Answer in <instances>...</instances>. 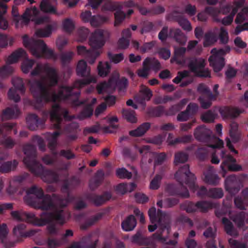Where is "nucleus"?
<instances>
[{
	"instance_id": "nucleus-1",
	"label": "nucleus",
	"mask_w": 248,
	"mask_h": 248,
	"mask_svg": "<svg viewBox=\"0 0 248 248\" xmlns=\"http://www.w3.org/2000/svg\"><path fill=\"white\" fill-rule=\"evenodd\" d=\"M91 69L88 67L87 62L84 60H80L76 68L78 76L85 77V78L76 80L72 86H62L58 92H51L50 88L56 86L59 82V76L57 69L51 67L49 63H37L31 72V76H40L45 73L47 75L46 84L44 80L46 78L43 76L41 79H32L28 81L31 92L36 103L42 105L43 103L56 102L61 100H72L71 104L73 107H78L84 104L85 100L80 101V88L91 83H95L96 79L92 77L90 73Z\"/></svg>"
},
{
	"instance_id": "nucleus-2",
	"label": "nucleus",
	"mask_w": 248,
	"mask_h": 248,
	"mask_svg": "<svg viewBox=\"0 0 248 248\" xmlns=\"http://www.w3.org/2000/svg\"><path fill=\"white\" fill-rule=\"evenodd\" d=\"M27 196L24 198L26 202L35 209L43 212L40 218L36 217L35 225L43 226L46 224V230L49 235H57L59 228L57 225L62 226L66 222L65 215L63 208L69 202V200L61 196L53 194L44 195L43 189L35 186L28 188Z\"/></svg>"
},
{
	"instance_id": "nucleus-3",
	"label": "nucleus",
	"mask_w": 248,
	"mask_h": 248,
	"mask_svg": "<svg viewBox=\"0 0 248 248\" xmlns=\"http://www.w3.org/2000/svg\"><path fill=\"white\" fill-rule=\"evenodd\" d=\"M23 151L26 155L23 159L24 163L34 175L40 177L44 181L48 183L59 181V175L57 172L45 169L36 160V148L34 145L26 144L23 147Z\"/></svg>"
},
{
	"instance_id": "nucleus-4",
	"label": "nucleus",
	"mask_w": 248,
	"mask_h": 248,
	"mask_svg": "<svg viewBox=\"0 0 248 248\" xmlns=\"http://www.w3.org/2000/svg\"><path fill=\"white\" fill-rule=\"evenodd\" d=\"M148 215L152 223L157 221L158 224V230L152 235L153 239L166 245L176 246L178 243L176 240H168L171 229L170 215L160 209L156 212V208L152 207L148 211Z\"/></svg>"
},
{
	"instance_id": "nucleus-5",
	"label": "nucleus",
	"mask_w": 248,
	"mask_h": 248,
	"mask_svg": "<svg viewBox=\"0 0 248 248\" xmlns=\"http://www.w3.org/2000/svg\"><path fill=\"white\" fill-rule=\"evenodd\" d=\"M175 178L179 184H168L166 188V191L170 195H177L184 198H188L189 191L186 187L184 186V183L193 191L198 188V186L195 184L196 178L194 174L190 171L189 166L187 164L180 168L175 174Z\"/></svg>"
},
{
	"instance_id": "nucleus-6",
	"label": "nucleus",
	"mask_w": 248,
	"mask_h": 248,
	"mask_svg": "<svg viewBox=\"0 0 248 248\" xmlns=\"http://www.w3.org/2000/svg\"><path fill=\"white\" fill-rule=\"evenodd\" d=\"M23 43L26 47L30 49L32 55L36 58L56 59L54 51L49 49L42 40L29 39L27 35H25L23 37Z\"/></svg>"
},
{
	"instance_id": "nucleus-7",
	"label": "nucleus",
	"mask_w": 248,
	"mask_h": 248,
	"mask_svg": "<svg viewBox=\"0 0 248 248\" xmlns=\"http://www.w3.org/2000/svg\"><path fill=\"white\" fill-rule=\"evenodd\" d=\"M194 135L196 140L202 142L214 141L215 144H210V147L213 149L221 148L223 146V140L213 135L212 132L203 125L197 127L194 131Z\"/></svg>"
},
{
	"instance_id": "nucleus-8",
	"label": "nucleus",
	"mask_w": 248,
	"mask_h": 248,
	"mask_svg": "<svg viewBox=\"0 0 248 248\" xmlns=\"http://www.w3.org/2000/svg\"><path fill=\"white\" fill-rule=\"evenodd\" d=\"M19 58L25 59L21 64L22 71L24 73H28L34 65L35 61L28 59L27 54L23 48H19L13 52L8 58L7 62L9 63H14L17 62Z\"/></svg>"
},
{
	"instance_id": "nucleus-9",
	"label": "nucleus",
	"mask_w": 248,
	"mask_h": 248,
	"mask_svg": "<svg viewBox=\"0 0 248 248\" xmlns=\"http://www.w3.org/2000/svg\"><path fill=\"white\" fill-rule=\"evenodd\" d=\"M48 113H49L51 121L54 123V128L58 130L62 128V116L65 119L69 117L68 111L66 109H62L58 103H54L52 106L51 110Z\"/></svg>"
},
{
	"instance_id": "nucleus-10",
	"label": "nucleus",
	"mask_w": 248,
	"mask_h": 248,
	"mask_svg": "<svg viewBox=\"0 0 248 248\" xmlns=\"http://www.w3.org/2000/svg\"><path fill=\"white\" fill-rule=\"evenodd\" d=\"M220 156L223 159L220 165L223 177L225 176L227 170L231 171H238L242 170V167L235 163L236 159L231 155L227 154L226 151L222 150L220 154Z\"/></svg>"
},
{
	"instance_id": "nucleus-11",
	"label": "nucleus",
	"mask_w": 248,
	"mask_h": 248,
	"mask_svg": "<svg viewBox=\"0 0 248 248\" xmlns=\"http://www.w3.org/2000/svg\"><path fill=\"white\" fill-rule=\"evenodd\" d=\"M12 84L15 89L10 88L8 92V96L10 100H14L15 102H18L20 100V97L16 93V90L21 93H24L25 91L24 84L22 78H15L12 79Z\"/></svg>"
},
{
	"instance_id": "nucleus-12",
	"label": "nucleus",
	"mask_w": 248,
	"mask_h": 248,
	"mask_svg": "<svg viewBox=\"0 0 248 248\" xmlns=\"http://www.w3.org/2000/svg\"><path fill=\"white\" fill-rule=\"evenodd\" d=\"M168 19L177 22L185 31H189L192 30L190 22L182 13L176 11H173L168 15Z\"/></svg>"
},
{
	"instance_id": "nucleus-13",
	"label": "nucleus",
	"mask_w": 248,
	"mask_h": 248,
	"mask_svg": "<svg viewBox=\"0 0 248 248\" xmlns=\"http://www.w3.org/2000/svg\"><path fill=\"white\" fill-rule=\"evenodd\" d=\"M105 31L101 29L96 30L90 38V45L94 49L101 48L105 44Z\"/></svg>"
},
{
	"instance_id": "nucleus-14",
	"label": "nucleus",
	"mask_w": 248,
	"mask_h": 248,
	"mask_svg": "<svg viewBox=\"0 0 248 248\" xmlns=\"http://www.w3.org/2000/svg\"><path fill=\"white\" fill-rule=\"evenodd\" d=\"M240 186L241 183L235 175L229 176L225 180V188L232 195L239 191Z\"/></svg>"
},
{
	"instance_id": "nucleus-15",
	"label": "nucleus",
	"mask_w": 248,
	"mask_h": 248,
	"mask_svg": "<svg viewBox=\"0 0 248 248\" xmlns=\"http://www.w3.org/2000/svg\"><path fill=\"white\" fill-rule=\"evenodd\" d=\"M231 218L238 229L243 231L248 229L246 224H248V212H237L232 215Z\"/></svg>"
},
{
	"instance_id": "nucleus-16",
	"label": "nucleus",
	"mask_w": 248,
	"mask_h": 248,
	"mask_svg": "<svg viewBox=\"0 0 248 248\" xmlns=\"http://www.w3.org/2000/svg\"><path fill=\"white\" fill-rule=\"evenodd\" d=\"M86 198L95 206H99L109 201L112 198V194L109 191H105L101 195L94 193H88L86 194Z\"/></svg>"
},
{
	"instance_id": "nucleus-17",
	"label": "nucleus",
	"mask_w": 248,
	"mask_h": 248,
	"mask_svg": "<svg viewBox=\"0 0 248 248\" xmlns=\"http://www.w3.org/2000/svg\"><path fill=\"white\" fill-rule=\"evenodd\" d=\"M77 48L78 55L84 57L90 64H93L97 57L100 55V53L98 51L94 49H88L83 46H78Z\"/></svg>"
},
{
	"instance_id": "nucleus-18",
	"label": "nucleus",
	"mask_w": 248,
	"mask_h": 248,
	"mask_svg": "<svg viewBox=\"0 0 248 248\" xmlns=\"http://www.w3.org/2000/svg\"><path fill=\"white\" fill-rule=\"evenodd\" d=\"M219 112L223 118L234 119L242 113L243 111L237 107L223 106L219 108Z\"/></svg>"
},
{
	"instance_id": "nucleus-19",
	"label": "nucleus",
	"mask_w": 248,
	"mask_h": 248,
	"mask_svg": "<svg viewBox=\"0 0 248 248\" xmlns=\"http://www.w3.org/2000/svg\"><path fill=\"white\" fill-rule=\"evenodd\" d=\"M11 215L15 219L19 221L25 220L35 225L36 216L34 213L22 211H14L11 212Z\"/></svg>"
},
{
	"instance_id": "nucleus-20",
	"label": "nucleus",
	"mask_w": 248,
	"mask_h": 248,
	"mask_svg": "<svg viewBox=\"0 0 248 248\" xmlns=\"http://www.w3.org/2000/svg\"><path fill=\"white\" fill-rule=\"evenodd\" d=\"M26 123L29 129L35 130L43 128L45 121L35 114H30L26 118Z\"/></svg>"
},
{
	"instance_id": "nucleus-21",
	"label": "nucleus",
	"mask_w": 248,
	"mask_h": 248,
	"mask_svg": "<svg viewBox=\"0 0 248 248\" xmlns=\"http://www.w3.org/2000/svg\"><path fill=\"white\" fill-rule=\"evenodd\" d=\"M79 178L76 176H73L70 178V179H65L64 180L63 184L62 186L61 190L62 192L67 194V198L69 200L70 198V188L74 187L79 185L80 184Z\"/></svg>"
},
{
	"instance_id": "nucleus-22",
	"label": "nucleus",
	"mask_w": 248,
	"mask_h": 248,
	"mask_svg": "<svg viewBox=\"0 0 248 248\" xmlns=\"http://www.w3.org/2000/svg\"><path fill=\"white\" fill-rule=\"evenodd\" d=\"M186 48L183 47H175L174 55L170 59L171 63L176 62L179 65H184L186 62L185 54Z\"/></svg>"
},
{
	"instance_id": "nucleus-23",
	"label": "nucleus",
	"mask_w": 248,
	"mask_h": 248,
	"mask_svg": "<svg viewBox=\"0 0 248 248\" xmlns=\"http://www.w3.org/2000/svg\"><path fill=\"white\" fill-rule=\"evenodd\" d=\"M104 175L103 170H98L94 177L90 180L89 186L92 191H94L101 185L104 179Z\"/></svg>"
},
{
	"instance_id": "nucleus-24",
	"label": "nucleus",
	"mask_w": 248,
	"mask_h": 248,
	"mask_svg": "<svg viewBox=\"0 0 248 248\" xmlns=\"http://www.w3.org/2000/svg\"><path fill=\"white\" fill-rule=\"evenodd\" d=\"M209 62L215 72L220 71L225 65L224 58L218 55L210 56L209 58Z\"/></svg>"
},
{
	"instance_id": "nucleus-25",
	"label": "nucleus",
	"mask_w": 248,
	"mask_h": 248,
	"mask_svg": "<svg viewBox=\"0 0 248 248\" xmlns=\"http://www.w3.org/2000/svg\"><path fill=\"white\" fill-rule=\"evenodd\" d=\"M204 180L205 183L214 186L218 185L219 182L218 176L215 173L213 167H209L207 171L204 173Z\"/></svg>"
},
{
	"instance_id": "nucleus-26",
	"label": "nucleus",
	"mask_w": 248,
	"mask_h": 248,
	"mask_svg": "<svg viewBox=\"0 0 248 248\" xmlns=\"http://www.w3.org/2000/svg\"><path fill=\"white\" fill-rule=\"evenodd\" d=\"M26 225L24 223H20L15 226L13 229V233L17 237H27L34 235L36 231L31 230L28 232H25Z\"/></svg>"
},
{
	"instance_id": "nucleus-27",
	"label": "nucleus",
	"mask_w": 248,
	"mask_h": 248,
	"mask_svg": "<svg viewBox=\"0 0 248 248\" xmlns=\"http://www.w3.org/2000/svg\"><path fill=\"white\" fill-rule=\"evenodd\" d=\"M205 66V60L202 58H192L188 63V67L190 71L195 74Z\"/></svg>"
},
{
	"instance_id": "nucleus-28",
	"label": "nucleus",
	"mask_w": 248,
	"mask_h": 248,
	"mask_svg": "<svg viewBox=\"0 0 248 248\" xmlns=\"http://www.w3.org/2000/svg\"><path fill=\"white\" fill-rule=\"evenodd\" d=\"M19 113V109L17 105H15L13 107H8L2 111V120L16 118Z\"/></svg>"
},
{
	"instance_id": "nucleus-29",
	"label": "nucleus",
	"mask_w": 248,
	"mask_h": 248,
	"mask_svg": "<svg viewBox=\"0 0 248 248\" xmlns=\"http://www.w3.org/2000/svg\"><path fill=\"white\" fill-rule=\"evenodd\" d=\"M8 233L7 225L3 223L0 225V239L5 248H11L14 247V243L9 241L7 238V235Z\"/></svg>"
},
{
	"instance_id": "nucleus-30",
	"label": "nucleus",
	"mask_w": 248,
	"mask_h": 248,
	"mask_svg": "<svg viewBox=\"0 0 248 248\" xmlns=\"http://www.w3.org/2000/svg\"><path fill=\"white\" fill-rule=\"evenodd\" d=\"M120 6L117 4L114 3L110 6V10L116 11L114 14L115 26H119L124 19L125 17V13L120 10Z\"/></svg>"
},
{
	"instance_id": "nucleus-31",
	"label": "nucleus",
	"mask_w": 248,
	"mask_h": 248,
	"mask_svg": "<svg viewBox=\"0 0 248 248\" xmlns=\"http://www.w3.org/2000/svg\"><path fill=\"white\" fill-rule=\"evenodd\" d=\"M170 35L176 42L181 45H185L186 42V37L179 29H170Z\"/></svg>"
},
{
	"instance_id": "nucleus-32",
	"label": "nucleus",
	"mask_w": 248,
	"mask_h": 248,
	"mask_svg": "<svg viewBox=\"0 0 248 248\" xmlns=\"http://www.w3.org/2000/svg\"><path fill=\"white\" fill-rule=\"evenodd\" d=\"M151 126L150 123L148 122L144 123L136 129L131 130L129 132V134L133 137H140L144 135L147 131Z\"/></svg>"
},
{
	"instance_id": "nucleus-33",
	"label": "nucleus",
	"mask_w": 248,
	"mask_h": 248,
	"mask_svg": "<svg viewBox=\"0 0 248 248\" xmlns=\"http://www.w3.org/2000/svg\"><path fill=\"white\" fill-rule=\"evenodd\" d=\"M137 221L133 215H129L121 224L123 230L126 232L132 231L136 226Z\"/></svg>"
},
{
	"instance_id": "nucleus-34",
	"label": "nucleus",
	"mask_w": 248,
	"mask_h": 248,
	"mask_svg": "<svg viewBox=\"0 0 248 248\" xmlns=\"http://www.w3.org/2000/svg\"><path fill=\"white\" fill-rule=\"evenodd\" d=\"M222 223L224 225V230L229 235L237 237L238 233L236 229L234 227L232 222L227 217H224L222 219Z\"/></svg>"
},
{
	"instance_id": "nucleus-35",
	"label": "nucleus",
	"mask_w": 248,
	"mask_h": 248,
	"mask_svg": "<svg viewBox=\"0 0 248 248\" xmlns=\"http://www.w3.org/2000/svg\"><path fill=\"white\" fill-rule=\"evenodd\" d=\"M197 211L198 210L202 213H206L209 210L215 208L216 203L206 201H200L196 203Z\"/></svg>"
},
{
	"instance_id": "nucleus-36",
	"label": "nucleus",
	"mask_w": 248,
	"mask_h": 248,
	"mask_svg": "<svg viewBox=\"0 0 248 248\" xmlns=\"http://www.w3.org/2000/svg\"><path fill=\"white\" fill-rule=\"evenodd\" d=\"M103 217V214L101 213H97L96 215L91 217L86 220V221L81 224L80 228L82 230H86L90 226L93 225L96 222L99 220Z\"/></svg>"
},
{
	"instance_id": "nucleus-37",
	"label": "nucleus",
	"mask_w": 248,
	"mask_h": 248,
	"mask_svg": "<svg viewBox=\"0 0 248 248\" xmlns=\"http://www.w3.org/2000/svg\"><path fill=\"white\" fill-rule=\"evenodd\" d=\"M110 68L111 66L108 62H99L97 67L98 75L102 77L107 76L109 73Z\"/></svg>"
},
{
	"instance_id": "nucleus-38",
	"label": "nucleus",
	"mask_w": 248,
	"mask_h": 248,
	"mask_svg": "<svg viewBox=\"0 0 248 248\" xmlns=\"http://www.w3.org/2000/svg\"><path fill=\"white\" fill-rule=\"evenodd\" d=\"M41 10L45 13L56 14V10L50 3L49 0H43L40 5Z\"/></svg>"
},
{
	"instance_id": "nucleus-39",
	"label": "nucleus",
	"mask_w": 248,
	"mask_h": 248,
	"mask_svg": "<svg viewBox=\"0 0 248 248\" xmlns=\"http://www.w3.org/2000/svg\"><path fill=\"white\" fill-rule=\"evenodd\" d=\"M209 148H211L210 147V144L206 146L198 148L195 152L197 158L202 161L205 160L208 156Z\"/></svg>"
},
{
	"instance_id": "nucleus-40",
	"label": "nucleus",
	"mask_w": 248,
	"mask_h": 248,
	"mask_svg": "<svg viewBox=\"0 0 248 248\" xmlns=\"http://www.w3.org/2000/svg\"><path fill=\"white\" fill-rule=\"evenodd\" d=\"M149 59H145L142 63V68L139 69L137 71V74L140 77L147 78L149 75L150 68L148 66L149 62Z\"/></svg>"
},
{
	"instance_id": "nucleus-41",
	"label": "nucleus",
	"mask_w": 248,
	"mask_h": 248,
	"mask_svg": "<svg viewBox=\"0 0 248 248\" xmlns=\"http://www.w3.org/2000/svg\"><path fill=\"white\" fill-rule=\"evenodd\" d=\"M197 91L200 93L206 94L210 100H216V95L212 93L209 88L204 84H200L198 86Z\"/></svg>"
},
{
	"instance_id": "nucleus-42",
	"label": "nucleus",
	"mask_w": 248,
	"mask_h": 248,
	"mask_svg": "<svg viewBox=\"0 0 248 248\" xmlns=\"http://www.w3.org/2000/svg\"><path fill=\"white\" fill-rule=\"evenodd\" d=\"M123 117L128 122L135 123L137 119L135 116V111L131 109H123L122 110Z\"/></svg>"
},
{
	"instance_id": "nucleus-43",
	"label": "nucleus",
	"mask_w": 248,
	"mask_h": 248,
	"mask_svg": "<svg viewBox=\"0 0 248 248\" xmlns=\"http://www.w3.org/2000/svg\"><path fill=\"white\" fill-rule=\"evenodd\" d=\"M188 158V155L186 152H178L175 154L174 164L175 165H178L180 163H184L187 161Z\"/></svg>"
},
{
	"instance_id": "nucleus-44",
	"label": "nucleus",
	"mask_w": 248,
	"mask_h": 248,
	"mask_svg": "<svg viewBox=\"0 0 248 248\" xmlns=\"http://www.w3.org/2000/svg\"><path fill=\"white\" fill-rule=\"evenodd\" d=\"M164 112V107L162 106L151 107L147 109V113L151 117H160L163 114Z\"/></svg>"
},
{
	"instance_id": "nucleus-45",
	"label": "nucleus",
	"mask_w": 248,
	"mask_h": 248,
	"mask_svg": "<svg viewBox=\"0 0 248 248\" xmlns=\"http://www.w3.org/2000/svg\"><path fill=\"white\" fill-rule=\"evenodd\" d=\"M217 41V37L216 34L211 31H209L205 34L203 45L204 46H208L213 45Z\"/></svg>"
},
{
	"instance_id": "nucleus-46",
	"label": "nucleus",
	"mask_w": 248,
	"mask_h": 248,
	"mask_svg": "<svg viewBox=\"0 0 248 248\" xmlns=\"http://www.w3.org/2000/svg\"><path fill=\"white\" fill-rule=\"evenodd\" d=\"M181 209L186 211L187 213H191L197 211L196 203L188 201H185L180 205Z\"/></svg>"
},
{
	"instance_id": "nucleus-47",
	"label": "nucleus",
	"mask_w": 248,
	"mask_h": 248,
	"mask_svg": "<svg viewBox=\"0 0 248 248\" xmlns=\"http://www.w3.org/2000/svg\"><path fill=\"white\" fill-rule=\"evenodd\" d=\"M74 56V53L72 51H67L62 52L60 54V58L63 66H65L69 64Z\"/></svg>"
},
{
	"instance_id": "nucleus-48",
	"label": "nucleus",
	"mask_w": 248,
	"mask_h": 248,
	"mask_svg": "<svg viewBox=\"0 0 248 248\" xmlns=\"http://www.w3.org/2000/svg\"><path fill=\"white\" fill-rule=\"evenodd\" d=\"M52 31V26L51 25H48L44 29L37 30L35 32V34L38 37H47L51 34Z\"/></svg>"
},
{
	"instance_id": "nucleus-49",
	"label": "nucleus",
	"mask_w": 248,
	"mask_h": 248,
	"mask_svg": "<svg viewBox=\"0 0 248 248\" xmlns=\"http://www.w3.org/2000/svg\"><path fill=\"white\" fill-rule=\"evenodd\" d=\"M224 193L220 188H211L208 190V197L213 199H220L223 196Z\"/></svg>"
},
{
	"instance_id": "nucleus-50",
	"label": "nucleus",
	"mask_w": 248,
	"mask_h": 248,
	"mask_svg": "<svg viewBox=\"0 0 248 248\" xmlns=\"http://www.w3.org/2000/svg\"><path fill=\"white\" fill-rule=\"evenodd\" d=\"M30 13L28 11H26L25 13L21 16H19L18 19L16 21V27H17L19 25L21 26L28 25L30 22Z\"/></svg>"
},
{
	"instance_id": "nucleus-51",
	"label": "nucleus",
	"mask_w": 248,
	"mask_h": 248,
	"mask_svg": "<svg viewBox=\"0 0 248 248\" xmlns=\"http://www.w3.org/2000/svg\"><path fill=\"white\" fill-rule=\"evenodd\" d=\"M93 113V108L90 105L86 106L79 113L78 117L80 119L90 117Z\"/></svg>"
},
{
	"instance_id": "nucleus-52",
	"label": "nucleus",
	"mask_w": 248,
	"mask_h": 248,
	"mask_svg": "<svg viewBox=\"0 0 248 248\" xmlns=\"http://www.w3.org/2000/svg\"><path fill=\"white\" fill-rule=\"evenodd\" d=\"M116 175L120 179H130L132 176V173L124 168L117 169L116 170Z\"/></svg>"
},
{
	"instance_id": "nucleus-53",
	"label": "nucleus",
	"mask_w": 248,
	"mask_h": 248,
	"mask_svg": "<svg viewBox=\"0 0 248 248\" xmlns=\"http://www.w3.org/2000/svg\"><path fill=\"white\" fill-rule=\"evenodd\" d=\"M111 81L109 80L108 82H103L98 84L96 86V90L99 94H102L108 92L110 88Z\"/></svg>"
},
{
	"instance_id": "nucleus-54",
	"label": "nucleus",
	"mask_w": 248,
	"mask_h": 248,
	"mask_svg": "<svg viewBox=\"0 0 248 248\" xmlns=\"http://www.w3.org/2000/svg\"><path fill=\"white\" fill-rule=\"evenodd\" d=\"M62 26L65 31L70 33L75 29L73 21L70 18H66L62 22Z\"/></svg>"
},
{
	"instance_id": "nucleus-55",
	"label": "nucleus",
	"mask_w": 248,
	"mask_h": 248,
	"mask_svg": "<svg viewBox=\"0 0 248 248\" xmlns=\"http://www.w3.org/2000/svg\"><path fill=\"white\" fill-rule=\"evenodd\" d=\"M115 84L119 91L124 92L128 86V80L125 77L116 80Z\"/></svg>"
},
{
	"instance_id": "nucleus-56",
	"label": "nucleus",
	"mask_w": 248,
	"mask_h": 248,
	"mask_svg": "<svg viewBox=\"0 0 248 248\" xmlns=\"http://www.w3.org/2000/svg\"><path fill=\"white\" fill-rule=\"evenodd\" d=\"M1 144L5 148L8 149L13 148L16 145L15 140L11 137H4L0 140Z\"/></svg>"
},
{
	"instance_id": "nucleus-57",
	"label": "nucleus",
	"mask_w": 248,
	"mask_h": 248,
	"mask_svg": "<svg viewBox=\"0 0 248 248\" xmlns=\"http://www.w3.org/2000/svg\"><path fill=\"white\" fill-rule=\"evenodd\" d=\"M7 64L0 68V74L2 77H6L12 74L14 71L13 67L10 65L12 63H9L6 61Z\"/></svg>"
},
{
	"instance_id": "nucleus-58",
	"label": "nucleus",
	"mask_w": 248,
	"mask_h": 248,
	"mask_svg": "<svg viewBox=\"0 0 248 248\" xmlns=\"http://www.w3.org/2000/svg\"><path fill=\"white\" fill-rule=\"evenodd\" d=\"M146 59H149L150 60L148 66L150 68V70L152 69L155 72H157L161 69V64L158 60L149 57H147Z\"/></svg>"
},
{
	"instance_id": "nucleus-59",
	"label": "nucleus",
	"mask_w": 248,
	"mask_h": 248,
	"mask_svg": "<svg viewBox=\"0 0 248 248\" xmlns=\"http://www.w3.org/2000/svg\"><path fill=\"white\" fill-rule=\"evenodd\" d=\"M231 128L230 130V136L232 141L236 142L239 140V136L237 134V125L235 123H233L231 125Z\"/></svg>"
},
{
	"instance_id": "nucleus-60",
	"label": "nucleus",
	"mask_w": 248,
	"mask_h": 248,
	"mask_svg": "<svg viewBox=\"0 0 248 248\" xmlns=\"http://www.w3.org/2000/svg\"><path fill=\"white\" fill-rule=\"evenodd\" d=\"M234 202L235 206L241 210L245 209V205H248L245 199L242 197L238 196L234 198Z\"/></svg>"
},
{
	"instance_id": "nucleus-61",
	"label": "nucleus",
	"mask_w": 248,
	"mask_h": 248,
	"mask_svg": "<svg viewBox=\"0 0 248 248\" xmlns=\"http://www.w3.org/2000/svg\"><path fill=\"white\" fill-rule=\"evenodd\" d=\"M108 56L109 60L114 63H118L124 59V54L122 53L113 54L108 52Z\"/></svg>"
},
{
	"instance_id": "nucleus-62",
	"label": "nucleus",
	"mask_w": 248,
	"mask_h": 248,
	"mask_svg": "<svg viewBox=\"0 0 248 248\" xmlns=\"http://www.w3.org/2000/svg\"><path fill=\"white\" fill-rule=\"evenodd\" d=\"M201 118L202 121L204 122L211 123L214 122L215 116L211 110H208L202 115Z\"/></svg>"
},
{
	"instance_id": "nucleus-63",
	"label": "nucleus",
	"mask_w": 248,
	"mask_h": 248,
	"mask_svg": "<svg viewBox=\"0 0 248 248\" xmlns=\"http://www.w3.org/2000/svg\"><path fill=\"white\" fill-rule=\"evenodd\" d=\"M228 241L232 248H248L247 243H241L232 238L229 239Z\"/></svg>"
},
{
	"instance_id": "nucleus-64",
	"label": "nucleus",
	"mask_w": 248,
	"mask_h": 248,
	"mask_svg": "<svg viewBox=\"0 0 248 248\" xmlns=\"http://www.w3.org/2000/svg\"><path fill=\"white\" fill-rule=\"evenodd\" d=\"M60 156H62L67 160H70L76 158V155L70 149L61 150L59 153Z\"/></svg>"
}]
</instances>
